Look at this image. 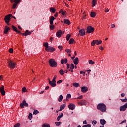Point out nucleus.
<instances>
[{
  "label": "nucleus",
  "mask_w": 127,
  "mask_h": 127,
  "mask_svg": "<svg viewBox=\"0 0 127 127\" xmlns=\"http://www.w3.org/2000/svg\"><path fill=\"white\" fill-rule=\"evenodd\" d=\"M97 109L102 113H107V106L104 103H99L97 105Z\"/></svg>",
  "instance_id": "1"
},
{
  "label": "nucleus",
  "mask_w": 127,
  "mask_h": 127,
  "mask_svg": "<svg viewBox=\"0 0 127 127\" xmlns=\"http://www.w3.org/2000/svg\"><path fill=\"white\" fill-rule=\"evenodd\" d=\"M49 63L50 66L52 67L53 68H55V67H57V63L55 61V60L53 59H51L49 61Z\"/></svg>",
  "instance_id": "2"
},
{
  "label": "nucleus",
  "mask_w": 127,
  "mask_h": 127,
  "mask_svg": "<svg viewBox=\"0 0 127 127\" xmlns=\"http://www.w3.org/2000/svg\"><path fill=\"white\" fill-rule=\"evenodd\" d=\"M8 67L11 68V69H14L16 66V63L15 62H13V61L11 60H9L8 62Z\"/></svg>",
  "instance_id": "3"
},
{
  "label": "nucleus",
  "mask_w": 127,
  "mask_h": 127,
  "mask_svg": "<svg viewBox=\"0 0 127 127\" xmlns=\"http://www.w3.org/2000/svg\"><path fill=\"white\" fill-rule=\"evenodd\" d=\"M13 17V18H14V19H16V18H15L14 16H13L11 14H9L5 16V21L6 23L9 25V21L10 20V17Z\"/></svg>",
  "instance_id": "4"
},
{
  "label": "nucleus",
  "mask_w": 127,
  "mask_h": 127,
  "mask_svg": "<svg viewBox=\"0 0 127 127\" xmlns=\"http://www.w3.org/2000/svg\"><path fill=\"white\" fill-rule=\"evenodd\" d=\"M56 76H55L53 78V79L51 81H50V85L53 87H55L56 86Z\"/></svg>",
  "instance_id": "5"
},
{
  "label": "nucleus",
  "mask_w": 127,
  "mask_h": 127,
  "mask_svg": "<svg viewBox=\"0 0 127 127\" xmlns=\"http://www.w3.org/2000/svg\"><path fill=\"white\" fill-rule=\"evenodd\" d=\"M28 103H26V100H25V99L23 100L22 103L20 104V107H21L22 109H23V108H24V106L28 107Z\"/></svg>",
  "instance_id": "6"
},
{
  "label": "nucleus",
  "mask_w": 127,
  "mask_h": 127,
  "mask_svg": "<svg viewBox=\"0 0 127 127\" xmlns=\"http://www.w3.org/2000/svg\"><path fill=\"white\" fill-rule=\"evenodd\" d=\"M127 109V102L124 104L123 106H121L120 107V111H121L122 112H124L126 111V109Z\"/></svg>",
  "instance_id": "7"
},
{
  "label": "nucleus",
  "mask_w": 127,
  "mask_h": 127,
  "mask_svg": "<svg viewBox=\"0 0 127 127\" xmlns=\"http://www.w3.org/2000/svg\"><path fill=\"white\" fill-rule=\"evenodd\" d=\"M21 0H15V3L13 4V6H12V8L13 9H15V8H16V6H17V5L18 4V3H19V2Z\"/></svg>",
  "instance_id": "8"
},
{
  "label": "nucleus",
  "mask_w": 127,
  "mask_h": 127,
  "mask_svg": "<svg viewBox=\"0 0 127 127\" xmlns=\"http://www.w3.org/2000/svg\"><path fill=\"white\" fill-rule=\"evenodd\" d=\"M87 33H91V32H93L95 30V29L91 26H89L87 27Z\"/></svg>",
  "instance_id": "9"
},
{
  "label": "nucleus",
  "mask_w": 127,
  "mask_h": 127,
  "mask_svg": "<svg viewBox=\"0 0 127 127\" xmlns=\"http://www.w3.org/2000/svg\"><path fill=\"white\" fill-rule=\"evenodd\" d=\"M46 51H49L50 52H53V51H55V48L53 47L49 46L46 49Z\"/></svg>",
  "instance_id": "10"
},
{
  "label": "nucleus",
  "mask_w": 127,
  "mask_h": 127,
  "mask_svg": "<svg viewBox=\"0 0 127 127\" xmlns=\"http://www.w3.org/2000/svg\"><path fill=\"white\" fill-rule=\"evenodd\" d=\"M68 108L69 110H71L72 111L75 110V108H76V105L74 104L70 103L68 105Z\"/></svg>",
  "instance_id": "11"
},
{
  "label": "nucleus",
  "mask_w": 127,
  "mask_h": 127,
  "mask_svg": "<svg viewBox=\"0 0 127 127\" xmlns=\"http://www.w3.org/2000/svg\"><path fill=\"white\" fill-rule=\"evenodd\" d=\"M81 92L82 93H86L88 91V88L87 86H83V87H81Z\"/></svg>",
  "instance_id": "12"
},
{
  "label": "nucleus",
  "mask_w": 127,
  "mask_h": 127,
  "mask_svg": "<svg viewBox=\"0 0 127 127\" xmlns=\"http://www.w3.org/2000/svg\"><path fill=\"white\" fill-rule=\"evenodd\" d=\"M86 34L85 33V29H82L79 30V35H80L81 36H84Z\"/></svg>",
  "instance_id": "13"
},
{
  "label": "nucleus",
  "mask_w": 127,
  "mask_h": 127,
  "mask_svg": "<svg viewBox=\"0 0 127 127\" xmlns=\"http://www.w3.org/2000/svg\"><path fill=\"white\" fill-rule=\"evenodd\" d=\"M0 92L2 96H4L5 95V91H4V86H2V87H0Z\"/></svg>",
  "instance_id": "14"
},
{
  "label": "nucleus",
  "mask_w": 127,
  "mask_h": 127,
  "mask_svg": "<svg viewBox=\"0 0 127 127\" xmlns=\"http://www.w3.org/2000/svg\"><path fill=\"white\" fill-rule=\"evenodd\" d=\"M78 104L81 105V106H86L87 105V101L86 100H81Z\"/></svg>",
  "instance_id": "15"
},
{
  "label": "nucleus",
  "mask_w": 127,
  "mask_h": 127,
  "mask_svg": "<svg viewBox=\"0 0 127 127\" xmlns=\"http://www.w3.org/2000/svg\"><path fill=\"white\" fill-rule=\"evenodd\" d=\"M65 107H66V104H64L61 105L60 107V109L59 110V112H61L62 110H64Z\"/></svg>",
  "instance_id": "16"
},
{
  "label": "nucleus",
  "mask_w": 127,
  "mask_h": 127,
  "mask_svg": "<svg viewBox=\"0 0 127 127\" xmlns=\"http://www.w3.org/2000/svg\"><path fill=\"white\" fill-rule=\"evenodd\" d=\"M31 34V32L29 31V30H27L25 32V33H23L22 35H24V36H27V35H30Z\"/></svg>",
  "instance_id": "17"
},
{
  "label": "nucleus",
  "mask_w": 127,
  "mask_h": 127,
  "mask_svg": "<svg viewBox=\"0 0 127 127\" xmlns=\"http://www.w3.org/2000/svg\"><path fill=\"white\" fill-rule=\"evenodd\" d=\"M73 63L75 65H78V64H79V58H75V59L73 60Z\"/></svg>",
  "instance_id": "18"
},
{
  "label": "nucleus",
  "mask_w": 127,
  "mask_h": 127,
  "mask_svg": "<svg viewBox=\"0 0 127 127\" xmlns=\"http://www.w3.org/2000/svg\"><path fill=\"white\" fill-rule=\"evenodd\" d=\"M61 63L63 65L64 64V63H68V59H67V58H65L64 60L62 59L61 60Z\"/></svg>",
  "instance_id": "19"
},
{
  "label": "nucleus",
  "mask_w": 127,
  "mask_h": 127,
  "mask_svg": "<svg viewBox=\"0 0 127 127\" xmlns=\"http://www.w3.org/2000/svg\"><path fill=\"white\" fill-rule=\"evenodd\" d=\"M9 30H10V28L8 27L7 26H6L4 29V34H7V32H8Z\"/></svg>",
  "instance_id": "20"
},
{
  "label": "nucleus",
  "mask_w": 127,
  "mask_h": 127,
  "mask_svg": "<svg viewBox=\"0 0 127 127\" xmlns=\"http://www.w3.org/2000/svg\"><path fill=\"white\" fill-rule=\"evenodd\" d=\"M62 34V31L61 30H59L56 33V36L57 37H61Z\"/></svg>",
  "instance_id": "21"
},
{
  "label": "nucleus",
  "mask_w": 127,
  "mask_h": 127,
  "mask_svg": "<svg viewBox=\"0 0 127 127\" xmlns=\"http://www.w3.org/2000/svg\"><path fill=\"white\" fill-rule=\"evenodd\" d=\"M55 19V18L53 16H51L50 17V24H51V25H53V21H54Z\"/></svg>",
  "instance_id": "22"
},
{
  "label": "nucleus",
  "mask_w": 127,
  "mask_h": 127,
  "mask_svg": "<svg viewBox=\"0 0 127 127\" xmlns=\"http://www.w3.org/2000/svg\"><path fill=\"white\" fill-rule=\"evenodd\" d=\"M12 27L13 30H14V31H15L16 32H17V33H19L20 34H21V32H20V31L17 30V28H16V27H15L13 25L12 26Z\"/></svg>",
  "instance_id": "23"
},
{
  "label": "nucleus",
  "mask_w": 127,
  "mask_h": 127,
  "mask_svg": "<svg viewBox=\"0 0 127 127\" xmlns=\"http://www.w3.org/2000/svg\"><path fill=\"white\" fill-rule=\"evenodd\" d=\"M62 117H63V113H60L57 118V121H58V122H59V121H60L61 118H62Z\"/></svg>",
  "instance_id": "24"
},
{
  "label": "nucleus",
  "mask_w": 127,
  "mask_h": 127,
  "mask_svg": "<svg viewBox=\"0 0 127 127\" xmlns=\"http://www.w3.org/2000/svg\"><path fill=\"white\" fill-rule=\"evenodd\" d=\"M64 23H65V24H68V25H70V24H71V22H70V20L67 19H65L64 20Z\"/></svg>",
  "instance_id": "25"
},
{
  "label": "nucleus",
  "mask_w": 127,
  "mask_h": 127,
  "mask_svg": "<svg viewBox=\"0 0 127 127\" xmlns=\"http://www.w3.org/2000/svg\"><path fill=\"white\" fill-rule=\"evenodd\" d=\"M50 11L52 13H55V11H56V9L54 7H50Z\"/></svg>",
  "instance_id": "26"
},
{
  "label": "nucleus",
  "mask_w": 127,
  "mask_h": 127,
  "mask_svg": "<svg viewBox=\"0 0 127 127\" xmlns=\"http://www.w3.org/2000/svg\"><path fill=\"white\" fill-rule=\"evenodd\" d=\"M75 68V66L74 65V64H70V71L71 73H73L74 68Z\"/></svg>",
  "instance_id": "27"
},
{
  "label": "nucleus",
  "mask_w": 127,
  "mask_h": 127,
  "mask_svg": "<svg viewBox=\"0 0 127 127\" xmlns=\"http://www.w3.org/2000/svg\"><path fill=\"white\" fill-rule=\"evenodd\" d=\"M59 13H61L62 15H65L67 12L66 11H63V9H61L59 12Z\"/></svg>",
  "instance_id": "28"
},
{
  "label": "nucleus",
  "mask_w": 127,
  "mask_h": 127,
  "mask_svg": "<svg viewBox=\"0 0 127 127\" xmlns=\"http://www.w3.org/2000/svg\"><path fill=\"white\" fill-rule=\"evenodd\" d=\"M72 85L75 88H78V87H80V84L77 82L73 83Z\"/></svg>",
  "instance_id": "29"
},
{
  "label": "nucleus",
  "mask_w": 127,
  "mask_h": 127,
  "mask_svg": "<svg viewBox=\"0 0 127 127\" xmlns=\"http://www.w3.org/2000/svg\"><path fill=\"white\" fill-rule=\"evenodd\" d=\"M100 122L101 125H102L104 126V125L106 124V121H105V119H101Z\"/></svg>",
  "instance_id": "30"
},
{
  "label": "nucleus",
  "mask_w": 127,
  "mask_h": 127,
  "mask_svg": "<svg viewBox=\"0 0 127 127\" xmlns=\"http://www.w3.org/2000/svg\"><path fill=\"white\" fill-rule=\"evenodd\" d=\"M62 100H63V96L62 95H60L58 98V101L59 102H62Z\"/></svg>",
  "instance_id": "31"
},
{
  "label": "nucleus",
  "mask_w": 127,
  "mask_h": 127,
  "mask_svg": "<svg viewBox=\"0 0 127 127\" xmlns=\"http://www.w3.org/2000/svg\"><path fill=\"white\" fill-rule=\"evenodd\" d=\"M59 73L60 74L62 75L63 76V75H64L65 74V71H64V70H63V69H61L59 71Z\"/></svg>",
  "instance_id": "32"
},
{
  "label": "nucleus",
  "mask_w": 127,
  "mask_h": 127,
  "mask_svg": "<svg viewBox=\"0 0 127 127\" xmlns=\"http://www.w3.org/2000/svg\"><path fill=\"white\" fill-rule=\"evenodd\" d=\"M42 127H50V125L47 123H44L42 125Z\"/></svg>",
  "instance_id": "33"
},
{
  "label": "nucleus",
  "mask_w": 127,
  "mask_h": 127,
  "mask_svg": "<svg viewBox=\"0 0 127 127\" xmlns=\"http://www.w3.org/2000/svg\"><path fill=\"white\" fill-rule=\"evenodd\" d=\"M43 45L45 47V50H46V49L49 47V46H48V43L47 42H44L43 43Z\"/></svg>",
  "instance_id": "34"
},
{
  "label": "nucleus",
  "mask_w": 127,
  "mask_h": 127,
  "mask_svg": "<svg viewBox=\"0 0 127 127\" xmlns=\"http://www.w3.org/2000/svg\"><path fill=\"white\" fill-rule=\"evenodd\" d=\"M101 43H102V40H100V41L98 40H96V44L97 45H99V44H101Z\"/></svg>",
  "instance_id": "35"
},
{
  "label": "nucleus",
  "mask_w": 127,
  "mask_h": 127,
  "mask_svg": "<svg viewBox=\"0 0 127 127\" xmlns=\"http://www.w3.org/2000/svg\"><path fill=\"white\" fill-rule=\"evenodd\" d=\"M90 15L91 17H95V16H96V13L94 12H91Z\"/></svg>",
  "instance_id": "36"
},
{
  "label": "nucleus",
  "mask_w": 127,
  "mask_h": 127,
  "mask_svg": "<svg viewBox=\"0 0 127 127\" xmlns=\"http://www.w3.org/2000/svg\"><path fill=\"white\" fill-rule=\"evenodd\" d=\"M74 41V39H73V38L69 40V44H73Z\"/></svg>",
  "instance_id": "37"
},
{
  "label": "nucleus",
  "mask_w": 127,
  "mask_h": 127,
  "mask_svg": "<svg viewBox=\"0 0 127 127\" xmlns=\"http://www.w3.org/2000/svg\"><path fill=\"white\" fill-rule=\"evenodd\" d=\"M39 113V111H38V110H34V112H33L34 115H37V114H38Z\"/></svg>",
  "instance_id": "38"
},
{
  "label": "nucleus",
  "mask_w": 127,
  "mask_h": 127,
  "mask_svg": "<svg viewBox=\"0 0 127 127\" xmlns=\"http://www.w3.org/2000/svg\"><path fill=\"white\" fill-rule=\"evenodd\" d=\"M95 5H96V0H93L92 1V7H94V6H95Z\"/></svg>",
  "instance_id": "39"
},
{
  "label": "nucleus",
  "mask_w": 127,
  "mask_h": 127,
  "mask_svg": "<svg viewBox=\"0 0 127 127\" xmlns=\"http://www.w3.org/2000/svg\"><path fill=\"white\" fill-rule=\"evenodd\" d=\"M70 37H71V35L67 34L66 36V40H67V41H69V40L70 39Z\"/></svg>",
  "instance_id": "40"
},
{
  "label": "nucleus",
  "mask_w": 127,
  "mask_h": 127,
  "mask_svg": "<svg viewBox=\"0 0 127 127\" xmlns=\"http://www.w3.org/2000/svg\"><path fill=\"white\" fill-rule=\"evenodd\" d=\"M71 51H72L69 49H67L65 50V52H67V53H68V54H69V53H71Z\"/></svg>",
  "instance_id": "41"
},
{
  "label": "nucleus",
  "mask_w": 127,
  "mask_h": 127,
  "mask_svg": "<svg viewBox=\"0 0 127 127\" xmlns=\"http://www.w3.org/2000/svg\"><path fill=\"white\" fill-rule=\"evenodd\" d=\"M120 100L122 102H123V103H126V102H127V99L126 98H125L124 99H122Z\"/></svg>",
  "instance_id": "42"
},
{
  "label": "nucleus",
  "mask_w": 127,
  "mask_h": 127,
  "mask_svg": "<svg viewBox=\"0 0 127 127\" xmlns=\"http://www.w3.org/2000/svg\"><path fill=\"white\" fill-rule=\"evenodd\" d=\"M89 64L92 65V64H94L95 63V62L93 61V60H89Z\"/></svg>",
  "instance_id": "43"
},
{
  "label": "nucleus",
  "mask_w": 127,
  "mask_h": 127,
  "mask_svg": "<svg viewBox=\"0 0 127 127\" xmlns=\"http://www.w3.org/2000/svg\"><path fill=\"white\" fill-rule=\"evenodd\" d=\"M28 119L29 120H31L32 119V114L29 113V115L28 116Z\"/></svg>",
  "instance_id": "44"
},
{
  "label": "nucleus",
  "mask_w": 127,
  "mask_h": 127,
  "mask_svg": "<svg viewBox=\"0 0 127 127\" xmlns=\"http://www.w3.org/2000/svg\"><path fill=\"white\" fill-rule=\"evenodd\" d=\"M27 90L26 89V88L23 87L22 88V92L23 93H25V92H27Z\"/></svg>",
  "instance_id": "45"
},
{
  "label": "nucleus",
  "mask_w": 127,
  "mask_h": 127,
  "mask_svg": "<svg viewBox=\"0 0 127 127\" xmlns=\"http://www.w3.org/2000/svg\"><path fill=\"white\" fill-rule=\"evenodd\" d=\"M20 127V123H17L14 126V127Z\"/></svg>",
  "instance_id": "46"
},
{
  "label": "nucleus",
  "mask_w": 127,
  "mask_h": 127,
  "mask_svg": "<svg viewBox=\"0 0 127 127\" xmlns=\"http://www.w3.org/2000/svg\"><path fill=\"white\" fill-rule=\"evenodd\" d=\"M55 124H56V125L59 126H60V125H61V122H56Z\"/></svg>",
  "instance_id": "47"
},
{
  "label": "nucleus",
  "mask_w": 127,
  "mask_h": 127,
  "mask_svg": "<svg viewBox=\"0 0 127 127\" xmlns=\"http://www.w3.org/2000/svg\"><path fill=\"white\" fill-rule=\"evenodd\" d=\"M82 127H91V125L90 124L85 125H83Z\"/></svg>",
  "instance_id": "48"
},
{
  "label": "nucleus",
  "mask_w": 127,
  "mask_h": 127,
  "mask_svg": "<svg viewBox=\"0 0 127 127\" xmlns=\"http://www.w3.org/2000/svg\"><path fill=\"white\" fill-rule=\"evenodd\" d=\"M96 44V40H93L92 42L91 43V45L92 46H94Z\"/></svg>",
  "instance_id": "49"
},
{
  "label": "nucleus",
  "mask_w": 127,
  "mask_h": 127,
  "mask_svg": "<svg viewBox=\"0 0 127 127\" xmlns=\"http://www.w3.org/2000/svg\"><path fill=\"white\" fill-rule=\"evenodd\" d=\"M71 96L70 94H68L66 96L67 99H70V98H71Z\"/></svg>",
  "instance_id": "50"
},
{
  "label": "nucleus",
  "mask_w": 127,
  "mask_h": 127,
  "mask_svg": "<svg viewBox=\"0 0 127 127\" xmlns=\"http://www.w3.org/2000/svg\"><path fill=\"white\" fill-rule=\"evenodd\" d=\"M50 29H51V30H53V29H54V25H51L50 26Z\"/></svg>",
  "instance_id": "51"
},
{
  "label": "nucleus",
  "mask_w": 127,
  "mask_h": 127,
  "mask_svg": "<svg viewBox=\"0 0 127 127\" xmlns=\"http://www.w3.org/2000/svg\"><path fill=\"white\" fill-rule=\"evenodd\" d=\"M63 82V80H60L57 82V84H61Z\"/></svg>",
  "instance_id": "52"
},
{
  "label": "nucleus",
  "mask_w": 127,
  "mask_h": 127,
  "mask_svg": "<svg viewBox=\"0 0 127 127\" xmlns=\"http://www.w3.org/2000/svg\"><path fill=\"white\" fill-rule=\"evenodd\" d=\"M58 48H59V49H60V50H62L63 47H62V46L61 45H60L58 46Z\"/></svg>",
  "instance_id": "53"
},
{
  "label": "nucleus",
  "mask_w": 127,
  "mask_h": 127,
  "mask_svg": "<svg viewBox=\"0 0 127 127\" xmlns=\"http://www.w3.org/2000/svg\"><path fill=\"white\" fill-rule=\"evenodd\" d=\"M9 52H10V53H12V52H13V49L10 48L9 50Z\"/></svg>",
  "instance_id": "54"
},
{
  "label": "nucleus",
  "mask_w": 127,
  "mask_h": 127,
  "mask_svg": "<svg viewBox=\"0 0 127 127\" xmlns=\"http://www.w3.org/2000/svg\"><path fill=\"white\" fill-rule=\"evenodd\" d=\"M110 25H111V27H112V28H115V27H116V26L114 24H112Z\"/></svg>",
  "instance_id": "55"
},
{
  "label": "nucleus",
  "mask_w": 127,
  "mask_h": 127,
  "mask_svg": "<svg viewBox=\"0 0 127 127\" xmlns=\"http://www.w3.org/2000/svg\"><path fill=\"white\" fill-rule=\"evenodd\" d=\"M83 124L84 125H87V124H88V122H87V120H84L83 121Z\"/></svg>",
  "instance_id": "56"
},
{
  "label": "nucleus",
  "mask_w": 127,
  "mask_h": 127,
  "mask_svg": "<svg viewBox=\"0 0 127 127\" xmlns=\"http://www.w3.org/2000/svg\"><path fill=\"white\" fill-rule=\"evenodd\" d=\"M67 66V69H70V64H66Z\"/></svg>",
  "instance_id": "57"
},
{
  "label": "nucleus",
  "mask_w": 127,
  "mask_h": 127,
  "mask_svg": "<svg viewBox=\"0 0 127 127\" xmlns=\"http://www.w3.org/2000/svg\"><path fill=\"white\" fill-rule=\"evenodd\" d=\"M82 98H83V95H81L80 96L77 98V99H81Z\"/></svg>",
  "instance_id": "58"
},
{
  "label": "nucleus",
  "mask_w": 127,
  "mask_h": 127,
  "mask_svg": "<svg viewBox=\"0 0 127 127\" xmlns=\"http://www.w3.org/2000/svg\"><path fill=\"white\" fill-rule=\"evenodd\" d=\"M50 39L51 42H52V41H53V39H54V38L52 37H51L50 38Z\"/></svg>",
  "instance_id": "59"
},
{
  "label": "nucleus",
  "mask_w": 127,
  "mask_h": 127,
  "mask_svg": "<svg viewBox=\"0 0 127 127\" xmlns=\"http://www.w3.org/2000/svg\"><path fill=\"white\" fill-rule=\"evenodd\" d=\"M126 122H127V121L126 120H124L123 121H122L120 124H124V123H126Z\"/></svg>",
  "instance_id": "60"
},
{
  "label": "nucleus",
  "mask_w": 127,
  "mask_h": 127,
  "mask_svg": "<svg viewBox=\"0 0 127 127\" xmlns=\"http://www.w3.org/2000/svg\"><path fill=\"white\" fill-rule=\"evenodd\" d=\"M93 125H96V120L92 121Z\"/></svg>",
  "instance_id": "61"
},
{
  "label": "nucleus",
  "mask_w": 127,
  "mask_h": 127,
  "mask_svg": "<svg viewBox=\"0 0 127 127\" xmlns=\"http://www.w3.org/2000/svg\"><path fill=\"white\" fill-rule=\"evenodd\" d=\"M105 12H109V10H108V8L107 9H105Z\"/></svg>",
  "instance_id": "62"
},
{
  "label": "nucleus",
  "mask_w": 127,
  "mask_h": 127,
  "mask_svg": "<svg viewBox=\"0 0 127 127\" xmlns=\"http://www.w3.org/2000/svg\"><path fill=\"white\" fill-rule=\"evenodd\" d=\"M121 97H125V93H122L121 94Z\"/></svg>",
  "instance_id": "63"
},
{
  "label": "nucleus",
  "mask_w": 127,
  "mask_h": 127,
  "mask_svg": "<svg viewBox=\"0 0 127 127\" xmlns=\"http://www.w3.org/2000/svg\"><path fill=\"white\" fill-rule=\"evenodd\" d=\"M99 48H100V50H103L104 49V47H100Z\"/></svg>",
  "instance_id": "64"
}]
</instances>
